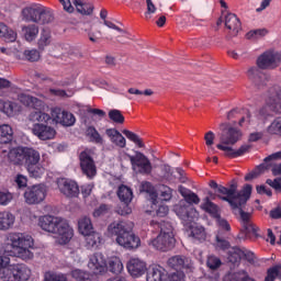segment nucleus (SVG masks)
Masks as SVG:
<instances>
[{"instance_id": "1", "label": "nucleus", "mask_w": 281, "mask_h": 281, "mask_svg": "<svg viewBox=\"0 0 281 281\" xmlns=\"http://www.w3.org/2000/svg\"><path fill=\"white\" fill-rule=\"evenodd\" d=\"M236 184H232L231 188H225L220 186L217 188L218 194L222 196V201H227L231 207L234 210V214H239L241 223V234H245V238H257L258 237V226L254 223L251 213L243 211V205L249 201L251 196V186L246 184L241 191L236 192Z\"/></svg>"}, {"instance_id": "2", "label": "nucleus", "mask_w": 281, "mask_h": 281, "mask_svg": "<svg viewBox=\"0 0 281 281\" xmlns=\"http://www.w3.org/2000/svg\"><path fill=\"white\" fill-rule=\"evenodd\" d=\"M135 225L131 221H115L108 226V236L115 238L116 245L124 249H137L142 240L133 233Z\"/></svg>"}, {"instance_id": "3", "label": "nucleus", "mask_w": 281, "mask_h": 281, "mask_svg": "<svg viewBox=\"0 0 281 281\" xmlns=\"http://www.w3.org/2000/svg\"><path fill=\"white\" fill-rule=\"evenodd\" d=\"M37 225L43 229V232L54 234L59 245H67V243L74 238V228L69 226V222H67V220L60 216H40Z\"/></svg>"}, {"instance_id": "4", "label": "nucleus", "mask_w": 281, "mask_h": 281, "mask_svg": "<svg viewBox=\"0 0 281 281\" xmlns=\"http://www.w3.org/2000/svg\"><path fill=\"white\" fill-rule=\"evenodd\" d=\"M34 247V239L30 235L22 233H10L7 236L5 251L10 256H16L21 260H32L34 252L30 249Z\"/></svg>"}, {"instance_id": "5", "label": "nucleus", "mask_w": 281, "mask_h": 281, "mask_svg": "<svg viewBox=\"0 0 281 281\" xmlns=\"http://www.w3.org/2000/svg\"><path fill=\"white\" fill-rule=\"evenodd\" d=\"M220 128L222 131V133L220 134L221 144H217L216 148H218V150H224V153H226V157L235 159V157H243L245 153H249V150H251L250 145H243L237 150L232 149V147H227L229 145L236 144V142L240 139V131L234 127H229V125H227L226 123H222L220 125Z\"/></svg>"}, {"instance_id": "6", "label": "nucleus", "mask_w": 281, "mask_h": 281, "mask_svg": "<svg viewBox=\"0 0 281 281\" xmlns=\"http://www.w3.org/2000/svg\"><path fill=\"white\" fill-rule=\"evenodd\" d=\"M150 225L154 229H159L160 233L156 238L150 240L149 245L158 251H170V249H173L177 240L175 239V228L172 224L166 221H151Z\"/></svg>"}, {"instance_id": "7", "label": "nucleus", "mask_w": 281, "mask_h": 281, "mask_svg": "<svg viewBox=\"0 0 281 281\" xmlns=\"http://www.w3.org/2000/svg\"><path fill=\"white\" fill-rule=\"evenodd\" d=\"M9 160L15 166L24 164L25 168L29 166H36L41 161V153L32 147H16L9 151Z\"/></svg>"}, {"instance_id": "8", "label": "nucleus", "mask_w": 281, "mask_h": 281, "mask_svg": "<svg viewBox=\"0 0 281 281\" xmlns=\"http://www.w3.org/2000/svg\"><path fill=\"white\" fill-rule=\"evenodd\" d=\"M173 210L177 216L182 221L183 225H192V223L199 218V212H196V209L183 201H180Z\"/></svg>"}, {"instance_id": "9", "label": "nucleus", "mask_w": 281, "mask_h": 281, "mask_svg": "<svg viewBox=\"0 0 281 281\" xmlns=\"http://www.w3.org/2000/svg\"><path fill=\"white\" fill-rule=\"evenodd\" d=\"M45 196H47V188L44 184L29 187L24 192V200L27 205H38L45 201Z\"/></svg>"}, {"instance_id": "10", "label": "nucleus", "mask_w": 281, "mask_h": 281, "mask_svg": "<svg viewBox=\"0 0 281 281\" xmlns=\"http://www.w3.org/2000/svg\"><path fill=\"white\" fill-rule=\"evenodd\" d=\"M127 157L135 172H139V175H150L153 172V165L144 154L137 151L135 156L127 155Z\"/></svg>"}, {"instance_id": "11", "label": "nucleus", "mask_w": 281, "mask_h": 281, "mask_svg": "<svg viewBox=\"0 0 281 281\" xmlns=\"http://www.w3.org/2000/svg\"><path fill=\"white\" fill-rule=\"evenodd\" d=\"M80 168L83 175L88 177V179H93L95 175H98V169L95 167V161L91 156V150L86 149L79 155Z\"/></svg>"}, {"instance_id": "12", "label": "nucleus", "mask_w": 281, "mask_h": 281, "mask_svg": "<svg viewBox=\"0 0 281 281\" xmlns=\"http://www.w3.org/2000/svg\"><path fill=\"white\" fill-rule=\"evenodd\" d=\"M281 63V55L273 50H267L257 58L259 69H276Z\"/></svg>"}, {"instance_id": "13", "label": "nucleus", "mask_w": 281, "mask_h": 281, "mask_svg": "<svg viewBox=\"0 0 281 281\" xmlns=\"http://www.w3.org/2000/svg\"><path fill=\"white\" fill-rule=\"evenodd\" d=\"M31 131L37 139H41V142H47L56 137V130L45 123L33 124Z\"/></svg>"}, {"instance_id": "14", "label": "nucleus", "mask_w": 281, "mask_h": 281, "mask_svg": "<svg viewBox=\"0 0 281 281\" xmlns=\"http://www.w3.org/2000/svg\"><path fill=\"white\" fill-rule=\"evenodd\" d=\"M57 186L61 194H64V196H68L69 199H74L80 194V188L74 180L61 178L57 180Z\"/></svg>"}, {"instance_id": "15", "label": "nucleus", "mask_w": 281, "mask_h": 281, "mask_svg": "<svg viewBox=\"0 0 281 281\" xmlns=\"http://www.w3.org/2000/svg\"><path fill=\"white\" fill-rule=\"evenodd\" d=\"M50 115L54 122L61 124V126H74V124H76V116L70 112L63 110V108H53Z\"/></svg>"}, {"instance_id": "16", "label": "nucleus", "mask_w": 281, "mask_h": 281, "mask_svg": "<svg viewBox=\"0 0 281 281\" xmlns=\"http://www.w3.org/2000/svg\"><path fill=\"white\" fill-rule=\"evenodd\" d=\"M168 267L176 269V271H192V259L177 255L168 259Z\"/></svg>"}, {"instance_id": "17", "label": "nucleus", "mask_w": 281, "mask_h": 281, "mask_svg": "<svg viewBox=\"0 0 281 281\" xmlns=\"http://www.w3.org/2000/svg\"><path fill=\"white\" fill-rule=\"evenodd\" d=\"M88 267L95 276L104 273L106 271V259L104 258V255H102L101 252H95L94 255H92L90 257Z\"/></svg>"}, {"instance_id": "18", "label": "nucleus", "mask_w": 281, "mask_h": 281, "mask_svg": "<svg viewBox=\"0 0 281 281\" xmlns=\"http://www.w3.org/2000/svg\"><path fill=\"white\" fill-rule=\"evenodd\" d=\"M279 159H281V151H277L274 154H271L270 156L265 158V164H261L257 167V169L250 173H247L245 176V181H251V179H256V177H258V175H261V172L269 170V167L271 165H269V161H278Z\"/></svg>"}, {"instance_id": "19", "label": "nucleus", "mask_w": 281, "mask_h": 281, "mask_svg": "<svg viewBox=\"0 0 281 281\" xmlns=\"http://www.w3.org/2000/svg\"><path fill=\"white\" fill-rule=\"evenodd\" d=\"M127 271L132 278H140V276H144L148 271V268L146 267V262L137 258H132L127 262Z\"/></svg>"}, {"instance_id": "20", "label": "nucleus", "mask_w": 281, "mask_h": 281, "mask_svg": "<svg viewBox=\"0 0 281 281\" xmlns=\"http://www.w3.org/2000/svg\"><path fill=\"white\" fill-rule=\"evenodd\" d=\"M18 100L21 102V104L29 106L30 109H45V101L36 97H32L25 92L18 94Z\"/></svg>"}, {"instance_id": "21", "label": "nucleus", "mask_w": 281, "mask_h": 281, "mask_svg": "<svg viewBox=\"0 0 281 281\" xmlns=\"http://www.w3.org/2000/svg\"><path fill=\"white\" fill-rule=\"evenodd\" d=\"M43 4H31L22 10V19L23 21L38 23L40 13L43 12L42 10Z\"/></svg>"}, {"instance_id": "22", "label": "nucleus", "mask_w": 281, "mask_h": 281, "mask_svg": "<svg viewBox=\"0 0 281 281\" xmlns=\"http://www.w3.org/2000/svg\"><path fill=\"white\" fill-rule=\"evenodd\" d=\"M247 76L249 80L254 82L255 87L259 89H262V87L267 85V75L260 71V68L258 67H251L248 69Z\"/></svg>"}, {"instance_id": "23", "label": "nucleus", "mask_w": 281, "mask_h": 281, "mask_svg": "<svg viewBox=\"0 0 281 281\" xmlns=\"http://www.w3.org/2000/svg\"><path fill=\"white\" fill-rule=\"evenodd\" d=\"M23 110V108L13 101H8L5 99H0V111L8 115L9 117H14V115H19V113Z\"/></svg>"}, {"instance_id": "24", "label": "nucleus", "mask_w": 281, "mask_h": 281, "mask_svg": "<svg viewBox=\"0 0 281 281\" xmlns=\"http://www.w3.org/2000/svg\"><path fill=\"white\" fill-rule=\"evenodd\" d=\"M168 272L161 266H151L147 270V281H166Z\"/></svg>"}, {"instance_id": "25", "label": "nucleus", "mask_w": 281, "mask_h": 281, "mask_svg": "<svg viewBox=\"0 0 281 281\" xmlns=\"http://www.w3.org/2000/svg\"><path fill=\"white\" fill-rule=\"evenodd\" d=\"M280 86H273L269 89L268 98L266 99V104L270 106L271 111H276L278 109V105L280 104Z\"/></svg>"}, {"instance_id": "26", "label": "nucleus", "mask_w": 281, "mask_h": 281, "mask_svg": "<svg viewBox=\"0 0 281 281\" xmlns=\"http://www.w3.org/2000/svg\"><path fill=\"white\" fill-rule=\"evenodd\" d=\"M225 27L232 36H237L238 32H240V20L236 14L228 13L225 16Z\"/></svg>"}, {"instance_id": "27", "label": "nucleus", "mask_w": 281, "mask_h": 281, "mask_svg": "<svg viewBox=\"0 0 281 281\" xmlns=\"http://www.w3.org/2000/svg\"><path fill=\"white\" fill-rule=\"evenodd\" d=\"M109 139L112 144H115L119 148H126V138L123 137L122 133L115 128H108L105 131Z\"/></svg>"}, {"instance_id": "28", "label": "nucleus", "mask_w": 281, "mask_h": 281, "mask_svg": "<svg viewBox=\"0 0 281 281\" xmlns=\"http://www.w3.org/2000/svg\"><path fill=\"white\" fill-rule=\"evenodd\" d=\"M45 106L43 109H34L33 112L30 113L29 120L30 122H35L37 124H47L49 120H52V116L44 112Z\"/></svg>"}, {"instance_id": "29", "label": "nucleus", "mask_w": 281, "mask_h": 281, "mask_svg": "<svg viewBox=\"0 0 281 281\" xmlns=\"http://www.w3.org/2000/svg\"><path fill=\"white\" fill-rule=\"evenodd\" d=\"M15 217L10 212H0V232H8L14 226Z\"/></svg>"}, {"instance_id": "30", "label": "nucleus", "mask_w": 281, "mask_h": 281, "mask_svg": "<svg viewBox=\"0 0 281 281\" xmlns=\"http://www.w3.org/2000/svg\"><path fill=\"white\" fill-rule=\"evenodd\" d=\"M18 281H27L32 277V270L24 263L13 265Z\"/></svg>"}, {"instance_id": "31", "label": "nucleus", "mask_w": 281, "mask_h": 281, "mask_svg": "<svg viewBox=\"0 0 281 281\" xmlns=\"http://www.w3.org/2000/svg\"><path fill=\"white\" fill-rule=\"evenodd\" d=\"M78 231L82 236H89L93 229V223H91V218L88 216H83L78 221Z\"/></svg>"}, {"instance_id": "32", "label": "nucleus", "mask_w": 281, "mask_h": 281, "mask_svg": "<svg viewBox=\"0 0 281 281\" xmlns=\"http://www.w3.org/2000/svg\"><path fill=\"white\" fill-rule=\"evenodd\" d=\"M243 112L246 113V116H243L239 120V126H245V123L250 124L251 113H249L247 110L234 109L231 112H228L227 120H234V117H239Z\"/></svg>"}, {"instance_id": "33", "label": "nucleus", "mask_w": 281, "mask_h": 281, "mask_svg": "<svg viewBox=\"0 0 281 281\" xmlns=\"http://www.w3.org/2000/svg\"><path fill=\"white\" fill-rule=\"evenodd\" d=\"M22 34L27 41V43H32V41H36V36H38V25L36 24H29L22 26Z\"/></svg>"}, {"instance_id": "34", "label": "nucleus", "mask_w": 281, "mask_h": 281, "mask_svg": "<svg viewBox=\"0 0 281 281\" xmlns=\"http://www.w3.org/2000/svg\"><path fill=\"white\" fill-rule=\"evenodd\" d=\"M179 192L181 196L186 200L187 205H199L201 203V199H199V195L196 193L186 189L184 187H179Z\"/></svg>"}, {"instance_id": "35", "label": "nucleus", "mask_w": 281, "mask_h": 281, "mask_svg": "<svg viewBox=\"0 0 281 281\" xmlns=\"http://www.w3.org/2000/svg\"><path fill=\"white\" fill-rule=\"evenodd\" d=\"M191 233L190 236L193 240H198V243H203L207 238V233H205V228L199 225H189Z\"/></svg>"}, {"instance_id": "36", "label": "nucleus", "mask_w": 281, "mask_h": 281, "mask_svg": "<svg viewBox=\"0 0 281 281\" xmlns=\"http://www.w3.org/2000/svg\"><path fill=\"white\" fill-rule=\"evenodd\" d=\"M0 38H5L8 43H14V41H16V32L9 29L5 23L0 22Z\"/></svg>"}, {"instance_id": "37", "label": "nucleus", "mask_w": 281, "mask_h": 281, "mask_svg": "<svg viewBox=\"0 0 281 281\" xmlns=\"http://www.w3.org/2000/svg\"><path fill=\"white\" fill-rule=\"evenodd\" d=\"M13 135L14 131L12 126L8 124L0 125V144H10Z\"/></svg>"}, {"instance_id": "38", "label": "nucleus", "mask_w": 281, "mask_h": 281, "mask_svg": "<svg viewBox=\"0 0 281 281\" xmlns=\"http://www.w3.org/2000/svg\"><path fill=\"white\" fill-rule=\"evenodd\" d=\"M0 280H2V281H18L16 270L14 268V265L5 266L0 271Z\"/></svg>"}, {"instance_id": "39", "label": "nucleus", "mask_w": 281, "mask_h": 281, "mask_svg": "<svg viewBox=\"0 0 281 281\" xmlns=\"http://www.w3.org/2000/svg\"><path fill=\"white\" fill-rule=\"evenodd\" d=\"M74 5L76 7L77 12H79V14L89 16V14L93 13V4L89 2H85L82 0H75Z\"/></svg>"}, {"instance_id": "40", "label": "nucleus", "mask_w": 281, "mask_h": 281, "mask_svg": "<svg viewBox=\"0 0 281 281\" xmlns=\"http://www.w3.org/2000/svg\"><path fill=\"white\" fill-rule=\"evenodd\" d=\"M117 196L122 203H131L133 201V190L127 186L122 184L119 187Z\"/></svg>"}, {"instance_id": "41", "label": "nucleus", "mask_w": 281, "mask_h": 281, "mask_svg": "<svg viewBox=\"0 0 281 281\" xmlns=\"http://www.w3.org/2000/svg\"><path fill=\"white\" fill-rule=\"evenodd\" d=\"M52 21H54V13H52L49 8L42 5V12L37 18V23L40 25H46L47 23H52Z\"/></svg>"}, {"instance_id": "42", "label": "nucleus", "mask_w": 281, "mask_h": 281, "mask_svg": "<svg viewBox=\"0 0 281 281\" xmlns=\"http://www.w3.org/2000/svg\"><path fill=\"white\" fill-rule=\"evenodd\" d=\"M140 192L149 194L151 205H157V191H155V187L150 182H142Z\"/></svg>"}, {"instance_id": "43", "label": "nucleus", "mask_w": 281, "mask_h": 281, "mask_svg": "<svg viewBox=\"0 0 281 281\" xmlns=\"http://www.w3.org/2000/svg\"><path fill=\"white\" fill-rule=\"evenodd\" d=\"M202 210L211 214L213 218H218L221 213L218 211V205L214 204V202L210 201L209 198L205 199L204 203L202 204Z\"/></svg>"}, {"instance_id": "44", "label": "nucleus", "mask_w": 281, "mask_h": 281, "mask_svg": "<svg viewBox=\"0 0 281 281\" xmlns=\"http://www.w3.org/2000/svg\"><path fill=\"white\" fill-rule=\"evenodd\" d=\"M49 45H52V33L47 30H43L37 42V47L43 52V49Z\"/></svg>"}, {"instance_id": "45", "label": "nucleus", "mask_w": 281, "mask_h": 281, "mask_svg": "<svg viewBox=\"0 0 281 281\" xmlns=\"http://www.w3.org/2000/svg\"><path fill=\"white\" fill-rule=\"evenodd\" d=\"M88 247H98L102 243V235L100 233L92 231L88 235H83Z\"/></svg>"}, {"instance_id": "46", "label": "nucleus", "mask_w": 281, "mask_h": 281, "mask_svg": "<svg viewBox=\"0 0 281 281\" xmlns=\"http://www.w3.org/2000/svg\"><path fill=\"white\" fill-rule=\"evenodd\" d=\"M227 233H223V231H218L216 235V243L215 247L217 249H222V251H225V249H229V241H227Z\"/></svg>"}, {"instance_id": "47", "label": "nucleus", "mask_w": 281, "mask_h": 281, "mask_svg": "<svg viewBox=\"0 0 281 281\" xmlns=\"http://www.w3.org/2000/svg\"><path fill=\"white\" fill-rule=\"evenodd\" d=\"M26 170L33 179H41L45 175V168L41 164L30 165Z\"/></svg>"}, {"instance_id": "48", "label": "nucleus", "mask_w": 281, "mask_h": 281, "mask_svg": "<svg viewBox=\"0 0 281 281\" xmlns=\"http://www.w3.org/2000/svg\"><path fill=\"white\" fill-rule=\"evenodd\" d=\"M109 269L112 273H122L124 265L119 257H112L109 259Z\"/></svg>"}, {"instance_id": "49", "label": "nucleus", "mask_w": 281, "mask_h": 281, "mask_svg": "<svg viewBox=\"0 0 281 281\" xmlns=\"http://www.w3.org/2000/svg\"><path fill=\"white\" fill-rule=\"evenodd\" d=\"M227 258L233 265H236V262H240V260L243 259V249L238 247L231 248Z\"/></svg>"}, {"instance_id": "50", "label": "nucleus", "mask_w": 281, "mask_h": 281, "mask_svg": "<svg viewBox=\"0 0 281 281\" xmlns=\"http://www.w3.org/2000/svg\"><path fill=\"white\" fill-rule=\"evenodd\" d=\"M23 56L29 63H38L41 60V53L36 48L24 50Z\"/></svg>"}, {"instance_id": "51", "label": "nucleus", "mask_w": 281, "mask_h": 281, "mask_svg": "<svg viewBox=\"0 0 281 281\" xmlns=\"http://www.w3.org/2000/svg\"><path fill=\"white\" fill-rule=\"evenodd\" d=\"M228 281H256L245 271L235 272L226 278Z\"/></svg>"}, {"instance_id": "52", "label": "nucleus", "mask_w": 281, "mask_h": 281, "mask_svg": "<svg viewBox=\"0 0 281 281\" xmlns=\"http://www.w3.org/2000/svg\"><path fill=\"white\" fill-rule=\"evenodd\" d=\"M122 133L123 135H125L127 139H130V142H133L134 144H136L138 148H144V140H142L137 134L128 130H123Z\"/></svg>"}, {"instance_id": "53", "label": "nucleus", "mask_w": 281, "mask_h": 281, "mask_svg": "<svg viewBox=\"0 0 281 281\" xmlns=\"http://www.w3.org/2000/svg\"><path fill=\"white\" fill-rule=\"evenodd\" d=\"M268 133L270 135H279L281 137V116L274 119L268 126Z\"/></svg>"}, {"instance_id": "54", "label": "nucleus", "mask_w": 281, "mask_h": 281, "mask_svg": "<svg viewBox=\"0 0 281 281\" xmlns=\"http://www.w3.org/2000/svg\"><path fill=\"white\" fill-rule=\"evenodd\" d=\"M71 278L77 281H91V274L80 269L72 270Z\"/></svg>"}, {"instance_id": "55", "label": "nucleus", "mask_w": 281, "mask_h": 281, "mask_svg": "<svg viewBox=\"0 0 281 281\" xmlns=\"http://www.w3.org/2000/svg\"><path fill=\"white\" fill-rule=\"evenodd\" d=\"M109 119L114 122V124H124V114L120 110H110Z\"/></svg>"}, {"instance_id": "56", "label": "nucleus", "mask_w": 281, "mask_h": 281, "mask_svg": "<svg viewBox=\"0 0 281 281\" xmlns=\"http://www.w3.org/2000/svg\"><path fill=\"white\" fill-rule=\"evenodd\" d=\"M12 199H14V195L8 189L0 188V205L12 203Z\"/></svg>"}, {"instance_id": "57", "label": "nucleus", "mask_w": 281, "mask_h": 281, "mask_svg": "<svg viewBox=\"0 0 281 281\" xmlns=\"http://www.w3.org/2000/svg\"><path fill=\"white\" fill-rule=\"evenodd\" d=\"M221 265H223V262L221 261V259L216 256H209L207 260H206V266L209 267V269L211 271H216L217 269L221 268Z\"/></svg>"}, {"instance_id": "58", "label": "nucleus", "mask_w": 281, "mask_h": 281, "mask_svg": "<svg viewBox=\"0 0 281 281\" xmlns=\"http://www.w3.org/2000/svg\"><path fill=\"white\" fill-rule=\"evenodd\" d=\"M269 34L267 29H257L247 33V38H262Z\"/></svg>"}, {"instance_id": "59", "label": "nucleus", "mask_w": 281, "mask_h": 281, "mask_svg": "<svg viewBox=\"0 0 281 281\" xmlns=\"http://www.w3.org/2000/svg\"><path fill=\"white\" fill-rule=\"evenodd\" d=\"M280 266H274L270 269H268L267 271V277L265 279V281H276V278H278L279 273H280Z\"/></svg>"}, {"instance_id": "60", "label": "nucleus", "mask_w": 281, "mask_h": 281, "mask_svg": "<svg viewBox=\"0 0 281 281\" xmlns=\"http://www.w3.org/2000/svg\"><path fill=\"white\" fill-rule=\"evenodd\" d=\"M45 281H67V276L63 273L47 272L45 274Z\"/></svg>"}, {"instance_id": "61", "label": "nucleus", "mask_w": 281, "mask_h": 281, "mask_svg": "<svg viewBox=\"0 0 281 281\" xmlns=\"http://www.w3.org/2000/svg\"><path fill=\"white\" fill-rule=\"evenodd\" d=\"M216 218H217V225L220 226L218 232H223L224 234H227V232L232 231V226H229V223L226 220L221 218V215Z\"/></svg>"}, {"instance_id": "62", "label": "nucleus", "mask_w": 281, "mask_h": 281, "mask_svg": "<svg viewBox=\"0 0 281 281\" xmlns=\"http://www.w3.org/2000/svg\"><path fill=\"white\" fill-rule=\"evenodd\" d=\"M88 135H90L95 144H102V136H100V133L98 132V130H95V127H88Z\"/></svg>"}, {"instance_id": "63", "label": "nucleus", "mask_w": 281, "mask_h": 281, "mask_svg": "<svg viewBox=\"0 0 281 281\" xmlns=\"http://www.w3.org/2000/svg\"><path fill=\"white\" fill-rule=\"evenodd\" d=\"M266 183L270 186V188L277 190V192H281V178H277L274 180L268 179Z\"/></svg>"}, {"instance_id": "64", "label": "nucleus", "mask_w": 281, "mask_h": 281, "mask_svg": "<svg viewBox=\"0 0 281 281\" xmlns=\"http://www.w3.org/2000/svg\"><path fill=\"white\" fill-rule=\"evenodd\" d=\"M168 281H186L183 271L173 272L168 277Z\"/></svg>"}]
</instances>
